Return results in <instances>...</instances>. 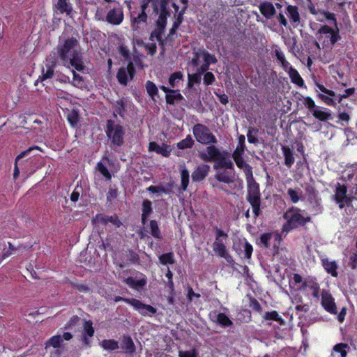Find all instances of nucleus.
<instances>
[{"instance_id":"nucleus-18","label":"nucleus","mask_w":357,"mask_h":357,"mask_svg":"<svg viewBox=\"0 0 357 357\" xmlns=\"http://www.w3.org/2000/svg\"><path fill=\"white\" fill-rule=\"evenodd\" d=\"M210 169V165L207 164H202L196 167L191 175L192 181L199 183L204 181L208 175Z\"/></svg>"},{"instance_id":"nucleus-30","label":"nucleus","mask_w":357,"mask_h":357,"mask_svg":"<svg viewBox=\"0 0 357 357\" xmlns=\"http://www.w3.org/2000/svg\"><path fill=\"white\" fill-rule=\"evenodd\" d=\"M282 151L284 157V165L290 168L295 162L293 150L288 146H282Z\"/></svg>"},{"instance_id":"nucleus-9","label":"nucleus","mask_w":357,"mask_h":357,"mask_svg":"<svg viewBox=\"0 0 357 357\" xmlns=\"http://www.w3.org/2000/svg\"><path fill=\"white\" fill-rule=\"evenodd\" d=\"M169 1L170 0H159L158 3L155 1L152 2L153 13L158 14L157 22L167 24V18L170 16V10L168 8Z\"/></svg>"},{"instance_id":"nucleus-22","label":"nucleus","mask_w":357,"mask_h":357,"mask_svg":"<svg viewBox=\"0 0 357 357\" xmlns=\"http://www.w3.org/2000/svg\"><path fill=\"white\" fill-rule=\"evenodd\" d=\"M94 328L93 327V322L91 320L85 321L83 324V332L82 333V342L89 345L90 344L89 337L94 335Z\"/></svg>"},{"instance_id":"nucleus-34","label":"nucleus","mask_w":357,"mask_h":357,"mask_svg":"<svg viewBox=\"0 0 357 357\" xmlns=\"http://www.w3.org/2000/svg\"><path fill=\"white\" fill-rule=\"evenodd\" d=\"M55 66L56 61L53 60L46 64V70L43 68L42 75L39 77L41 81L52 78L54 76Z\"/></svg>"},{"instance_id":"nucleus-4","label":"nucleus","mask_w":357,"mask_h":357,"mask_svg":"<svg viewBox=\"0 0 357 357\" xmlns=\"http://www.w3.org/2000/svg\"><path fill=\"white\" fill-rule=\"evenodd\" d=\"M105 133L111 140L113 147H120L124 143L125 130L120 124H115L114 120L108 119L106 122Z\"/></svg>"},{"instance_id":"nucleus-12","label":"nucleus","mask_w":357,"mask_h":357,"mask_svg":"<svg viewBox=\"0 0 357 357\" xmlns=\"http://www.w3.org/2000/svg\"><path fill=\"white\" fill-rule=\"evenodd\" d=\"M66 64L70 65L77 71H83L85 69V66L83 62L82 53L78 50H73L71 56H68Z\"/></svg>"},{"instance_id":"nucleus-19","label":"nucleus","mask_w":357,"mask_h":357,"mask_svg":"<svg viewBox=\"0 0 357 357\" xmlns=\"http://www.w3.org/2000/svg\"><path fill=\"white\" fill-rule=\"evenodd\" d=\"M231 158L234 160L237 167L243 169L245 179L250 178L253 176L252 167L245 161L243 155H231Z\"/></svg>"},{"instance_id":"nucleus-29","label":"nucleus","mask_w":357,"mask_h":357,"mask_svg":"<svg viewBox=\"0 0 357 357\" xmlns=\"http://www.w3.org/2000/svg\"><path fill=\"white\" fill-rule=\"evenodd\" d=\"M285 13L289 18V20L291 24H298L300 23L301 17L297 6L292 5L287 6V7L286 8Z\"/></svg>"},{"instance_id":"nucleus-13","label":"nucleus","mask_w":357,"mask_h":357,"mask_svg":"<svg viewBox=\"0 0 357 357\" xmlns=\"http://www.w3.org/2000/svg\"><path fill=\"white\" fill-rule=\"evenodd\" d=\"M215 162V163L213 165L215 169L225 168L234 171V163L230 159L229 153L226 151H222L220 156H218Z\"/></svg>"},{"instance_id":"nucleus-62","label":"nucleus","mask_w":357,"mask_h":357,"mask_svg":"<svg viewBox=\"0 0 357 357\" xmlns=\"http://www.w3.org/2000/svg\"><path fill=\"white\" fill-rule=\"evenodd\" d=\"M201 297L200 294L195 293L192 287L190 285L187 286V295L186 298L189 302L193 301L195 298L199 299Z\"/></svg>"},{"instance_id":"nucleus-10","label":"nucleus","mask_w":357,"mask_h":357,"mask_svg":"<svg viewBox=\"0 0 357 357\" xmlns=\"http://www.w3.org/2000/svg\"><path fill=\"white\" fill-rule=\"evenodd\" d=\"M321 305L322 307L328 312L332 314H336L337 313V306L335 302V298L329 291L322 289L321 294Z\"/></svg>"},{"instance_id":"nucleus-23","label":"nucleus","mask_w":357,"mask_h":357,"mask_svg":"<svg viewBox=\"0 0 357 357\" xmlns=\"http://www.w3.org/2000/svg\"><path fill=\"white\" fill-rule=\"evenodd\" d=\"M140 275L142 278L138 280H135L132 277H128L123 280V282L133 289L143 288L147 283V279L145 275L142 273H140Z\"/></svg>"},{"instance_id":"nucleus-21","label":"nucleus","mask_w":357,"mask_h":357,"mask_svg":"<svg viewBox=\"0 0 357 357\" xmlns=\"http://www.w3.org/2000/svg\"><path fill=\"white\" fill-rule=\"evenodd\" d=\"M347 195V187L345 184H340L337 183L336 185L335 194L333 195L334 200L337 204H339V208L340 209L344 207V204L343 203V199H345Z\"/></svg>"},{"instance_id":"nucleus-63","label":"nucleus","mask_w":357,"mask_h":357,"mask_svg":"<svg viewBox=\"0 0 357 357\" xmlns=\"http://www.w3.org/2000/svg\"><path fill=\"white\" fill-rule=\"evenodd\" d=\"M119 53L126 59L130 61L131 56L128 48L123 44H121L118 47Z\"/></svg>"},{"instance_id":"nucleus-48","label":"nucleus","mask_w":357,"mask_h":357,"mask_svg":"<svg viewBox=\"0 0 357 357\" xmlns=\"http://www.w3.org/2000/svg\"><path fill=\"white\" fill-rule=\"evenodd\" d=\"M195 144V142L192 139L190 135H187V137L182 139L181 141L178 142L176 144V146L178 149H190Z\"/></svg>"},{"instance_id":"nucleus-61","label":"nucleus","mask_w":357,"mask_h":357,"mask_svg":"<svg viewBox=\"0 0 357 357\" xmlns=\"http://www.w3.org/2000/svg\"><path fill=\"white\" fill-rule=\"evenodd\" d=\"M115 111L121 116H123V114L126 111V103L123 98L119 99L116 101Z\"/></svg>"},{"instance_id":"nucleus-15","label":"nucleus","mask_w":357,"mask_h":357,"mask_svg":"<svg viewBox=\"0 0 357 357\" xmlns=\"http://www.w3.org/2000/svg\"><path fill=\"white\" fill-rule=\"evenodd\" d=\"M206 153L200 152L199 158L204 162L215 161L218 156H220L221 151L214 144H210L206 148Z\"/></svg>"},{"instance_id":"nucleus-31","label":"nucleus","mask_w":357,"mask_h":357,"mask_svg":"<svg viewBox=\"0 0 357 357\" xmlns=\"http://www.w3.org/2000/svg\"><path fill=\"white\" fill-rule=\"evenodd\" d=\"M155 25H156V27L151 32V33H153V36L155 37V39L158 41L160 45H164V40L162 39V34L165 32L167 24L156 21Z\"/></svg>"},{"instance_id":"nucleus-38","label":"nucleus","mask_w":357,"mask_h":357,"mask_svg":"<svg viewBox=\"0 0 357 357\" xmlns=\"http://www.w3.org/2000/svg\"><path fill=\"white\" fill-rule=\"evenodd\" d=\"M183 99L184 98L179 91L175 89L174 92H171L165 96L166 102L169 105H174L176 102L183 100Z\"/></svg>"},{"instance_id":"nucleus-16","label":"nucleus","mask_w":357,"mask_h":357,"mask_svg":"<svg viewBox=\"0 0 357 357\" xmlns=\"http://www.w3.org/2000/svg\"><path fill=\"white\" fill-rule=\"evenodd\" d=\"M132 307L142 316L152 317L157 312V308L151 305L145 304L135 298L132 300Z\"/></svg>"},{"instance_id":"nucleus-27","label":"nucleus","mask_w":357,"mask_h":357,"mask_svg":"<svg viewBox=\"0 0 357 357\" xmlns=\"http://www.w3.org/2000/svg\"><path fill=\"white\" fill-rule=\"evenodd\" d=\"M153 213L152 202L149 199H144L142 204L141 222L146 225L148 218Z\"/></svg>"},{"instance_id":"nucleus-24","label":"nucleus","mask_w":357,"mask_h":357,"mask_svg":"<svg viewBox=\"0 0 357 357\" xmlns=\"http://www.w3.org/2000/svg\"><path fill=\"white\" fill-rule=\"evenodd\" d=\"M321 261L322 266L327 273L334 278L337 277L338 265L335 261H330L328 258H323L321 259Z\"/></svg>"},{"instance_id":"nucleus-17","label":"nucleus","mask_w":357,"mask_h":357,"mask_svg":"<svg viewBox=\"0 0 357 357\" xmlns=\"http://www.w3.org/2000/svg\"><path fill=\"white\" fill-rule=\"evenodd\" d=\"M305 190L307 195L310 202L316 204L318 208L317 211L321 212L320 199L318 198V192L314 187V181L311 180L310 183H305Z\"/></svg>"},{"instance_id":"nucleus-54","label":"nucleus","mask_w":357,"mask_h":357,"mask_svg":"<svg viewBox=\"0 0 357 357\" xmlns=\"http://www.w3.org/2000/svg\"><path fill=\"white\" fill-rule=\"evenodd\" d=\"M259 132V130L254 127H249L248 133H247V137L248 141L250 144H257L259 141L257 137L255 136Z\"/></svg>"},{"instance_id":"nucleus-5","label":"nucleus","mask_w":357,"mask_h":357,"mask_svg":"<svg viewBox=\"0 0 357 357\" xmlns=\"http://www.w3.org/2000/svg\"><path fill=\"white\" fill-rule=\"evenodd\" d=\"M192 133L197 142L202 144H215L218 142L216 137L210 129L202 123H197L192 127Z\"/></svg>"},{"instance_id":"nucleus-37","label":"nucleus","mask_w":357,"mask_h":357,"mask_svg":"<svg viewBox=\"0 0 357 357\" xmlns=\"http://www.w3.org/2000/svg\"><path fill=\"white\" fill-rule=\"evenodd\" d=\"M145 88L149 96L152 100L155 101V98L158 96V89L156 84L153 82L148 80L145 84Z\"/></svg>"},{"instance_id":"nucleus-50","label":"nucleus","mask_w":357,"mask_h":357,"mask_svg":"<svg viewBox=\"0 0 357 357\" xmlns=\"http://www.w3.org/2000/svg\"><path fill=\"white\" fill-rule=\"evenodd\" d=\"M165 277L167 278V282H166V287L169 288L170 292V297L172 298L174 295V284L173 282V273L171 271L169 267H167V273H165Z\"/></svg>"},{"instance_id":"nucleus-33","label":"nucleus","mask_w":357,"mask_h":357,"mask_svg":"<svg viewBox=\"0 0 357 357\" xmlns=\"http://www.w3.org/2000/svg\"><path fill=\"white\" fill-rule=\"evenodd\" d=\"M288 75L292 83L296 84L299 87H303L304 86V80L296 68L294 67H289Z\"/></svg>"},{"instance_id":"nucleus-47","label":"nucleus","mask_w":357,"mask_h":357,"mask_svg":"<svg viewBox=\"0 0 357 357\" xmlns=\"http://www.w3.org/2000/svg\"><path fill=\"white\" fill-rule=\"evenodd\" d=\"M190 174L186 168L181 170V189L182 192L185 191L189 184Z\"/></svg>"},{"instance_id":"nucleus-25","label":"nucleus","mask_w":357,"mask_h":357,"mask_svg":"<svg viewBox=\"0 0 357 357\" xmlns=\"http://www.w3.org/2000/svg\"><path fill=\"white\" fill-rule=\"evenodd\" d=\"M149 151L155 152L158 154H160L164 157H169L171 153V149L169 146L162 144V146H160L155 142H151L149 144Z\"/></svg>"},{"instance_id":"nucleus-35","label":"nucleus","mask_w":357,"mask_h":357,"mask_svg":"<svg viewBox=\"0 0 357 357\" xmlns=\"http://www.w3.org/2000/svg\"><path fill=\"white\" fill-rule=\"evenodd\" d=\"M20 119H22L20 124L22 127L26 128V126H30L31 128L33 127V123L40 124L41 121L36 118V116L33 114H23L20 116Z\"/></svg>"},{"instance_id":"nucleus-14","label":"nucleus","mask_w":357,"mask_h":357,"mask_svg":"<svg viewBox=\"0 0 357 357\" xmlns=\"http://www.w3.org/2000/svg\"><path fill=\"white\" fill-rule=\"evenodd\" d=\"M93 220L97 221L104 226L107 225L108 223H112L116 228H119L122 225V222L116 214L107 215L103 213H98L96 215Z\"/></svg>"},{"instance_id":"nucleus-56","label":"nucleus","mask_w":357,"mask_h":357,"mask_svg":"<svg viewBox=\"0 0 357 357\" xmlns=\"http://www.w3.org/2000/svg\"><path fill=\"white\" fill-rule=\"evenodd\" d=\"M275 6H276L277 9L280 10L278 15H275L278 21L282 26L287 27L288 25V22H287V20L283 13V11L281 10V8H282V6L280 3H275Z\"/></svg>"},{"instance_id":"nucleus-1","label":"nucleus","mask_w":357,"mask_h":357,"mask_svg":"<svg viewBox=\"0 0 357 357\" xmlns=\"http://www.w3.org/2000/svg\"><path fill=\"white\" fill-rule=\"evenodd\" d=\"M301 212V208L291 206L284 213L283 218L287 222L282 225V232L288 234L291 231L299 227H304L307 222H312L310 216L305 217Z\"/></svg>"},{"instance_id":"nucleus-39","label":"nucleus","mask_w":357,"mask_h":357,"mask_svg":"<svg viewBox=\"0 0 357 357\" xmlns=\"http://www.w3.org/2000/svg\"><path fill=\"white\" fill-rule=\"evenodd\" d=\"M121 347L127 354H131L135 351V345L130 336L123 337Z\"/></svg>"},{"instance_id":"nucleus-11","label":"nucleus","mask_w":357,"mask_h":357,"mask_svg":"<svg viewBox=\"0 0 357 357\" xmlns=\"http://www.w3.org/2000/svg\"><path fill=\"white\" fill-rule=\"evenodd\" d=\"M124 19L123 8L119 6L110 9L106 15V21L112 25H119Z\"/></svg>"},{"instance_id":"nucleus-49","label":"nucleus","mask_w":357,"mask_h":357,"mask_svg":"<svg viewBox=\"0 0 357 357\" xmlns=\"http://www.w3.org/2000/svg\"><path fill=\"white\" fill-rule=\"evenodd\" d=\"M199 52H201V56L204 59V62L208 66L211 64H215L218 62V59H216L215 56L209 53L207 50H199Z\"/></svg>"},{"instance_id":"nucleus-58","label":"nucleus","mask_w":357,"mask_h":357,"mask_svg":"<svg viewBox=\"0 0 357 357\" xmlns=\"http://www.w3.org/2000/svg\"><path fill=\"white\" fill-rule=\"evenodd\" d=\"M72 73L73 77L71 84L75 87L82 88L84 86L83 77L77 73L74 70H72Z\"/></svg>"},{"instance_id":"nucleus-2","label":"nucleus","mask_w":357,"mask_h":357,"mask_svg":"<svg viewBox=\"0 0 357 357\" xmlns=\"http://www.w3.org/2000/svg\"><path fill=\"white\" fill-rule=\"evenodd\" d=\"M247 182V195L246 200L251 205L254 218H257L261 213V194L259 190V185L254 178V176L250 178L245 179Z\"/></svg>"},{"instance_id":"nucleus-26","label":"nucleus","mask_w":357,"mask_h":357,"mask_svg":"<svg viewBox=\"0 0 357 357\" xmlns=\"http://www.w3.org/2000/svg\"><path fill=\"white\" fill-rule=\"evenodd\" d=\"M214 177L215 179L219 182L224 183L226 184H230L234 183V181L235 174L234 171H232L231 172H229L226 170L218 171L215 174Z\"/></svg>"},{"instance_id":"nucleus-53","label":"nucleus","mask_w":357,"mask_h":357,"mask_svg":"<svg viewBox=\"0 0 357 357\" xmlns=\"http://www.w3.org/2000/svg\"><path fill=\"white\" fill-rule=\"evenodd\" d=\"M202 80L200 73L188 74V84L187 86L189 89H192L195 84H199Z\"/></svg>"},{"instance_id":"nucleus-45","label":"nucleus","mask_w":357,"mask_h":357,"mask_svg":"<svg viewBox=\"0 0 357 357\" xmlns=\"http://www.w3.org/2000/svg\"><path fill=\"white\" fill-rule=\"evenodd\" d=\"M216 321L219 325L224 328L230 327L233 325V322L231 321V320L228 317V316L226 314L223 312H220L218 314L216 317Z\"/></svg>"},{"instance_id":"nucleus-44","label":"nucleus","mask_w":357,"mask_h":357,"mask_svg":"<svg viewBox=\"0 0 357 357\" xmlns=\"http://www.w3.org/2000/svg\"><path fill=\"white\" fill-rule=\"evenodd\" d=\"M263 318H264V319L267 320V321L268 320L275 321L281 325L284 324V320L283 319V318L275 310H273L271 312H266L264 314Z\"/></svg>"},{"instance_id":"nucleus-51","label":"nucleus","mask_w":357,"mask_h":357,"mask_svg":"<svg viewBox=\"0 0 357 357\" xmlns=\"http://www.w3.org/2000/svg\"><path fill=\"white\" fill-rule=\"evenodd\" d=\"M63 342L61 335H57L50 337L45 343V348L52 347L54 348H59Z\"/></svg>"},{"instance_id":"nucleus-28","label":"nucleus","mask_w":357,"mask_h":357,"mask_svg":"<svg viewBox=\"0 0 357 357\" xmlns=\"http://www.w3.org/2000/svg\"><path fill=\"white\" fill-rule=\"evenodd\" d=\"M70 0H57V3L55 4V8L60 14H66L68 16H71L73 8Z\"/></svg>"},{"instance_id":"nucleus-42","label":"nucleus","mask_w":357,"mask_h":357,"mask_svg":"<svg viewBox=\"0 0 357 357\" xmlns=\"http://www.w3.org/2000/svg\"><path fill=\"white\" fill-rule=\"evenodd\" d=\"M100 345L101 347L107 351H114L119 348L118 341L114 339L103 340Z\"/></svg>"},{"instance_id":"nucleus-7","label":"nucleus","mask_w":357,"mask_h":357,"mask_svg":"<svg viewBox=\"0 0 357 357\" xmlns=\"http://www.w3.org/2000/svg\"><path fill=\"white\" fill-rule=\"evenodd\" d=\"M79 41L74 37H70L64 40L63 44L57 47L59 57L66 66L68 60V56H71L70 52L78 45Z\"/></svg>"},{"instance_id":"nucleus-36","label":"nucleus","mask_w":357,"mask_h":357,"mask_svg":"<svg viewBox=\"0 0 357 357\" xmlns=\"http://www.w3.org/2000/svg\"><path fill=\"white\" fill-rule=\"evenodd\" d=\"M312 114L320 121H326L332 118V115L328 109L322 110L320 107L312 111Z\"/></svg>"},{"instance_id":"nucleus-6","label":"nucleus","mask_w":357,"mask_h":357,"mask_svg":"<svg viewBox=\"0 0 357 357\" xmlns=\"http://www.w3.org/2000/svg\"><path fill=\"white\" fill-rule=\"evenodd\" d=\"M213 230L215 234V241L212 245L213 250L218 257L227 259L228 252L223 238H227L228 235L217 226H214Z\"/></svg>"},{"instance_id":"nucleus-3","label":"nucleus","mask_w":357,"mask_h":357,"mask_svg":"<svg viewBox=\"0 0 357 357\" xmlns=\"http://www.w3.org/2000/svg\"><path fill=\"white\" fill-rule=\"evenodd\" d=\"M147 3H142L139 5V9L134 8L132 9L131 3H127V7L129 9V15L130 20V26L133 31H139L142 28L146 26L148 22V15L146 12L147 9Z\"/></svg>"},{"instance_id":"nucleus-46","label":"nucleus","mask_w":357,"mask_h":357,"mask_svg":"<svg viewBox=\"0 0 357 357\" xmlns=\"http://www.w3.org/2000/svg\"><path fill=\"white\" fill-rule=\"evenodd\" d=\"M245 137L241 135L238 137V144L231 155H243L245 150Z\"/></svg>"},{"instance_id":"nucleus-43","label":"nucleus","mask_w":357,"mask_h":357,"mask_svg":"<svg viewBox=\"0 0 357 357\" xmlns=\"http://www.w3.org/2000/svg\"><path fill=\"white\" fill-rule=\"evenodd\" d=\"M183 79V74L181 71H176L172 73L169 77L168 82L171 87L174 88Z\"/></svg>"},{"instance_id":"nucleus-32","label":"nucleus","mask_w":357,"mask_h":357,"mask_svg":"<svg viewBox=\"0 0 357 357\" xmlns=\"http://www.w3.org/2000/svg\"><path fill=\"white\" fill-rule=\"evenodd\" d=\"M302 287L309 288V289L312 291V296L317 300L319 298L320 285L317 282L314 280H311L308 282H304L302 284Z\"/></svg>"},{"instance_id":"nucleus-57","label":"nucleus","mask_w":357,"mask_h":357,"mask_svg":"<svg viewBox=\"0 0 357 357\" xmlns=\"http://www.w3.org/2000/svg\"><path fill=\"white\" fill-rule=\"evenodd\" d=\"M349 346L346 343H338L333 347V351L336 353H340V357H347V349Z\"/></svg>"},{"instance_id":"nucleus-60","label":"nucleus","mask_w":357,"mask_h":357,"mask_svg":"<svg viewBox=\"0 0 357 357\" xmlns=\"http://www.w3.org/2000/svg\"><path fill=\"white\" fill-rule=\"evenodd\" d=\"M303 103L305 107L308 109L311 114L312 113V111L319 107L315 105L314 100L310 96L304 98Z\"/></svg>"},{"instance_id":"nucleus-59","label":"nucleus","mask_w":357,"mask_h":357,"mask_svg":"<svg viewBox=\"0 0 357 357\" xmlns=\"http://www.w3.org/2000/svg\"><path fill=\"white\" fill-rule=\"evenodd\" d=\"M97 169L100 172V173L106 178L107 181H110L112 179V174L107 168V167L103 165L101 162H99L96 166Z\"/></svg>"},{"instance_id":"nucleus-64","label":"nucleus","mask_w":357,"mask_h":357,"mask_svg":"<svg viewBox=\"0 0 357 357\" xmlns=\"http://www.w3.org/2000/svg\"><path fill=\"white\" fill-rule=\"evenodd\" d=\"M271 238V233H264L259 237L260 243L264 246V248H268L270 247L269 242Z\"/></svg>"},{"instance_id":"nucleus-41","label":"nucleus","mask_w":357,"mask_h":357,"mask_svg":"<svg viewBox=\"0 0 357 357\" xmlns=\"http://www.w3.org/2000/svg\"><path fill=\"white\" fill-rule=\"evenodd\" d=\"M66 118L71 127H77L79 121V114L77 110L72 109L68 113Z\"/></svg>"},{"instance_id":"nucleus-40","label":"nucleus","mask_w":357,"mask_h":357,"mask_svg":"<svg viewBox=\"0 0 357 357\" xmlns=\"http://www.w3.org/2000/svg\"><path fill=\"white\" fill-rule=\"evenodd\" d=\"M149 233L155 239H162V236L161 234L160 229L159 228L158 223L155 220H151L149 222Z\"/></svg>"},{"instance_id":"nucleus-20","label":"nucleus","mask_w":357,"mask_h":357,"mask_svg":"<svg viewBox=\"0 0 357 357\" xmlns=\"http://www.w3.org/2000/svg\"><path fill=\"white\" fill-rule=\"evenodd\" d=\"M261 14L267 20L273 19L277 14L276 8L271 1H263L259 5Z\"/></svg>"},{"instance_id":"nucleus-8","label":"nucleus","mask_w":357,"mask_h":357,"mask_svg":"<svg viewBox=\"0 0 357 357\" xmlns=\"http://www.w3.org/2000/svg\"><path fill=\"white\" fill-rule=\"evenodd\" d=\"M136 74V69L132 61H130L126 67L121 66L116 73L118 82L122 86H127L129 80H132Z\"/></svg>"},{"instance_id":"nucleus-55","label":"nucleus","mask_w":357,"mask_h":357,"mask_svg":"<svg viewBox=\"0 0 357 357\" xmlns=\"http://www.w3.org/2000/svg\"><path fill=\"white\" fill-rule=\"evenodd\" d=\"M239 244L242 248H243L244 257L246 259H250L253 251L252 245L245 239H244L243 241H241Z\"/></svg>"},{"instance_id":"nucleus-52","label":"nucleus","mask_w":357,"mask_h":357,"mask_svg":"<svg viewBox=\"0 0 357 357\" xmlns=\"http://www.w3.org/2000/svg\"><path fill=\"white\" fill-rule=\"evenodd\" d=\"M159 261L162 265L174 264L175 263L174 255L172 252L164 253L159 257Z\"/></svg>"}]
</instances>
